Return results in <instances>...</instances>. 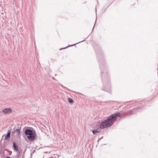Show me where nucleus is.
I'll return each instance as SVG.
<instances>
[{"label": "nucleus", "instance_id": "nucleus-13", "mask_svg": "<svg viewBox=\"0 0 158 158\" xmlns=\"http://www.w3.org/2000/svg\"><path fill=\"white\" fill-rule=\"evenodd\" d=\"M10 133H11V131L10 130H8L7 131V134H9V135H10Z\"/></svg>", "mask_w": 158, "mask_h": 158}, {"label": "nucleus", "instance_id": "nucleus-2", "mask_svg": "<svg viewBox=\"0 0 158 158\" xmlns=\"http://www.w3.org/2000/svg\"><path fill=\"white\" fill-rule=\"evenodd\" d=\"M120 115V112L114 114L109 116L107 119L102 121L100 126L101 129H104L111 126L116 120V118Z\"/></svg>", "mask_w": 158, "mask_h": 158}, {"label": "nucleus", "instance_id": "nucleus-6", "mask_svg": "<svg viewBox=\"0 0 158 158\" xmlns=\"http://www.w3.org/2000/svg\"><path fill=\"white\" fill-rule=\"evenodd\" d=\"M13 148L14 151H16V152L18 151V147L17 144H16V143L15 142H13Z\"/></svg>", "mask_w": 158, "mask_h": 158}, {"label": "nucleus", "instance_id": "nucleus-12", "mask_svg": "<svg viewBox=\"0 0 158 158\" xmlns=\"http://www.w3.org/2000/svg\"><path fill=\"white\" fill-rule=\"evenodd\" d=\"M10 137V135L9 134H7L5 136V139H4V141L5 140V139H8Z\"/></svg>", "mask_w": 158, "mask_h": 158}, {"label": "nucleus", "instance_id": "nucleus-18", "mask_svg": "<svg viewBox=\"0 0 158 158\" xmlns=\"http://www.w3.org/2000/svg\"><path fill=\"white\" fill-rule=\"evenodd\" d=\"M95 51H96V49H95Z\"/></svg>", "mask_w": 158, "mask_h": 158}, {"label": "nucleus", "instance_id": "nucleus-10", "mask_svg": "<svg viewBox=\"0 0 158 158\" xmlns=\"http://www.w3.org/2000/svg\"><path fill=\"white\" fill-rule=\"evenodd\" d=\"M92 131L93 133V134L94 135H96L97 133H99L101 132V131H99L98 130L94 129V130H92Z\"/></svg>", "mask_w": 158, "mask_h": 158}, {"label": "nucleus", "instance_id": "nucleus-14", "mask_svg": "<svg viewBox=\"0 0 158 158\" xmlns=\"http://www.w3.org/2000/svg\"><path fill=\"white\" fill-rule=\"evenodd\" d=\"M95 24H94V27H93V30H92V31H93V29H94V27H95Z\"/></svg>", "mask_w": 158, "mask_h": 158}, {"label": "nucleus", "instance_id": "nucleus-5", "mask_svg": "<svg viewBox=\"0 0 158 158\" xmlns=\"http://www.w3.org/2000/svg\"><path fill=\"white\" fill-rule=\"evenodd\" d=\"M21 127L20 126V128L21 129ZM13 130H14V131H13L12 133H14L15 132V131H16V132L18 133L17 136L20 137L21 135L20 134V131L19 129V127H18V128H17L16 130L15 129V127L13 129Z\"/></svg>", "mask_w": 158, "mask_h": 158}, {"label": "nucleus", "instance_id": "nucleus-8", "mask_svg": "<svg viewBox=\"0 0 158 158\" xmlns=\"http://www.w3.org/2000/svg\"><path fill=\"white\" fill-rule=\"evenodd\" d=\"M21 154L20 152L19 151L17 155L13 156L11 158H19L21 156Z\"/></svg>", "mask_w": 158, "mask_h": 158}, {"label": "nucleus", "instance_id": "nucleus-16", "mask_svg": "<svg viewBox=\"0 0 158 158\" xmlns=\"http://www.w3.org/2000/svg\"><path fill=\"white\" fill-rule=\"evenodd\" d=\"M103 136L102 137H101L100 139H102V138H103Z\"/></svg>", "mask_w": 158, "mask_h": 158}, {"label": "nucleus", "instance_id": "nucleus-7", "mask_svg": "<svg viewBox=\"0 0 158 158\" xmlns=\"http://www.w3.org/2000/svg\"><path fill=\"white\" fill-rule=\"evenodd\" d=\"M7 143L5 141H4L3 144H2L1 143L0 147L2 149H5L7 145Z\"/></svg>", "mask_w": 158, "mask_h": 158}, {"label": "nucleus", "instance_id": "nucleus-9", "mask_svg": "<svg viewBox=\"0 0 158 158\" xmlns=\"http://www.w3.org/2000/svg\"><path fill=\"white\" fill-rule=\"evenodd\" d=\"M85 41V40H83V41H81V42H78V43H76V44H73L71 45H69L68 46H67V47H66L64 48H60V50H62V49H65V48H68V47H72V46H74V45H75L76 44H78V43H80V42H83V41Z\"/></svg>", "mask_w": 158, "mask_h": 158}, {"label": "nucleus", "instance_id": "nucleus-15", "mask_svg": "<svg viewBox=\"0 0 158 158\" xmlns=\"http://www.w3.org/2000/svg\"><path fill=\"white\" fill-rule=\"evenodd\" d=\"M6 158H10V157L9 156H7L6 157Z\"/></svg>", "mask_w": 158, "mask_h": 158}, {"label": "nucleus", "instance_id": "nucleus-17", "mask_svg": "<svg viewBox=\"0 0 158 158\" xmlns=\"http://www.w3.org/2000/svg\"><path fill=\"white\" fill-rule=\"evenodd\" d=\"M102 90H104L105 91H106V90H105V89H102Z\"/></svg>", "mask_w": 158, "mask_h": 158}, {"label": "nucleus", "instance_id": "nucleus-1", "mask_svg": "<svg viewBox=\"0 0 158 158\" xmlns=\"http://www.w3.org/2000/svg\"><path fill=\"white\" fill-rule=\"evenodd\" d=\"M97 59L98 60L99 67L101 69V76L103 86L105 87H109L110 84L109 83V79L108 76L106 72V64L103 58V56L102 54H100L97 53Z\"/></svg>", "mask_w": 158, "mask_h": 158}, {"label": "nucleus", "instance_id": "nucleus-11", "mask_svg": "<svg viewBox=\"0 0 158 158\" xmlns=\"http://www.w3.org/2000/svg\"><path fill=\"white\" fill-rule=\"evenodd\" d=\"M68 101L69 103H71L74 102L72 98H68Z\"/></svg>", "mask_w": 158, "mask_h": 158}, {"label": "nucleus", "instance_id": "nucleus-4", "mask_svg": "<svg viewBox=\"0 0 158 158\" xmlns=\"http://www.w3.org/2000/svg\"><path fill=\"white\" fill-rule=\"evenodd\" d=\"M2 111L5 114H7L11 113L12 110L11 108H5L2 110Z\"/></svg>", "mask_w": 158, "mask_h": 158}, {"label": "nucleus", "instance_id": "nucleus-3", "mask_svg": "<svg viewBox=\"0 0 158 158\" xmlns=\"http://www.w3.org/2000/svg\"><path fill=\"white\" fill-rule=\"evenodd\" d=\"M24 133L27 138L30 141H34L36 136V133L34 129L32 130L29 128H26L25 130Z\"/></svg>", "mask_w": 158, "mask_h": 158}]
</instances>
